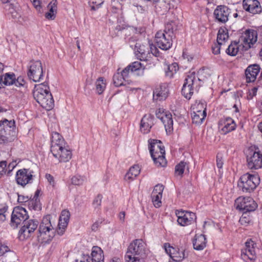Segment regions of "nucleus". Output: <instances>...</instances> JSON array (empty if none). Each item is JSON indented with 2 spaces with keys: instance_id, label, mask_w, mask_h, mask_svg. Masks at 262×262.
Returning a JSON list of instances; mask_svg holds the SVG:
<instances>
[{
  "instance_id": "f257e3e1",
  "label": "nucleus",
  "mask_w": 262,
  "mask_h": 262,
  "mask_svg": "<svg viewBox=\"0 0 262 262\" xmlns=\"http://www.w3.org/2000/svg\"><path fill=\"white\" fill-rule=\"evenodd\" d=\"M178 23L174 21H170L165 24L164 30L158 31L155 35V41L157 46L162 50L169 49L176 37V33L179 29Z\"/></svg>"
},
{
  "instance_id": "f03ea898",
  "label": "nucleus",
  "mask_w": 262,
  "mask_h": 262,
  "mask_svg": "<svg viewBox=\"0 0 262 262\" xmlns=\"http://www.w3.org/2000/svg\"><path fill=\"white\" fill-rule=\"evenodd\" d=\"M149 250L141 239L134 240L129 245L125 256L126 262H144Z\"/></svg>"
},
{
  "instance_id": "7ed1b4c3",
  "label": "nucleus",
  "mask_w": 262,
  "mask_h": 262,
  "mask_svg": "<svg viewBox=\"0 0 262 262\" xmlns=\"http://www.w3.org/2000/svg\"><path fill=\"white\" fill-rule=\"evenodd\" d=\"M33 95L36 101L45 109L51 110L54 107V101L48 82L35 84Z\"/></svg>"
},
{
  "instance_id": "20e7f679",
  "label": "nucleus",
  "mask_w": 262,
  "mask_h": 262,
  "mask_svg": "<svg viewBox=\"0 0 262 262\" xmlns=\"http://www.w3.org/2000/svg\"><path fill=\"white\" fill-rule=\"evenodd\" d=\"M148 143L149 152L155 164L157 166H166L165 150L162 142L159 140L150 139L148 140Z\"/></svg>"
},
{
  "instance_id": "39448f33",
  "label": "nucleus",
  "mask_w": 262,
  "mask_h": 262,
  "mask_svg": "<svg viewBox=\"0 0 262 262\" xmlns=\"http://www.w3.org/2000/svg\"><path fill=\"white\" fill-rule=\"evenodd\" d=\"M37 238L41 243L50 242L54 236L55 230L52 226L50 216L47 215L43 217L39 226Z\"/></svg>"
},
{
  "instance_id": "423d86ee",
  "label": "nucleus",
  "mask_w": 262,
  "mask_h": 262,
  "mask_svg": "<svg viewBox=\"0 0 262 262\" xmlns=\"http://www.w3.org/2000/svg\"><path fill=\"white\" fill-rule=\"evenodd\" d=\"M260 179L257 175L246 173L242 176L238 182V187L245 192H251L259 184Z\"/></svg>"
},
{
  "instance_id": "0eeeda50",
  "label": "nucleus",
  "mask_w": 262,
  "mask_h": 262,
  "mask_svg": "<svg viewBox=\"0 0 262 262\" xmlns=\"http://www.w3.org/2000/svg\"><path fill=\"white\" fill-rule=\"evenodd\" d=\"M0 82L5 85H14L21 90L26 91L28 88V83L24 76H19L16 77L13 73H7L1 76Z\"/></svg>"
},
{
  "instance_id": "6e6552de",
  "label": "nucleus",
  "mask_w": 262,
  "mask_h": 262,
  "mask_svg": "<svg viewBox=\"0 0 262 262\" xmlns=\"http://www.w3.org/2000/svg\"><path fill=\"white\" fill-rule=\"evenodd\" d=\"M247 166L250 169H258L262 167V153L258 148L251 147L246 151Z\"/></svg>"
},
{
  "instance_id": "1a4fd4ad",
  "label": "nucleus",
  "mask_w": 262,
  "mask_h": 262,
  "mask_svg": "<svg viewBox=\"0 0 262 262\" xmlns=\"http://www.w3.org/2000/svg\"><path fill=\"white\" fill-rule=\"evenodd\" d=\"M27 68V76L30 80L37 82L43 79V71L40 60H31Z\"/></svg>"
},
{
  "instance_id": "9d476101",
  "label": "nucleus",
  "mask_w": 262,
  "mask_h": 262,
  "mask_svg": "<svg viewBox=\"0 0 262 262\" xmlns=\"http://www.w3.org/2000/svg\"><path fill=\"white\" fill-rule=\"evenodd\" d=\"M257 31L254 29H246L242 33L240 40L243 43L244 50L247 51L253 47L257 41Z\"/></svg>"
},
{
  "instance_id": "9b49d317",
  "label": "nucleus",
  "mask_w": 262,
  "mask_h": 262,
  "mask_svg": "<svg viewBox=\"0 0 262 262\" xmlns=\"http://www.w3.org/2000/svg\"><path fill=\"white\" fill-rule=\"evenodd\" d=\"M235 203L236 209L243 211L244 214L254 211L257 207V203L251 197H239L236 200Z\"/></svg>"
},
{
  "instance_id": "f8f14e48",
  "label": "nucleus",
  "mask_w": 262,
  "mask_h": 262,
  "mask_svg": "<svg viewBox=\"0 0 262 262\" xmlns=\"http://www.w3.org/2000/svg\"><path fill=\"white\" fill-rule=\"evenodd\" d=\"M53 156L57 159L59 162H67L72 158V152L70 148L64 144L55 146L51 149Z\"/></svg>"
},
{
  "instance_id": "ddd939ff",
  "label": "nucleus",
  "mask_w": 262,
  "mask_h": 262,
  "mask_svg": "<svg viewBox=\"0 0 262 262\" xmlns=\"http://www.w3.org/2000/svg\"><path fill=\"white\" fill-rule=\"evenodd\" d=\"M38 225V222L37 220H26L24 222L23 227L19 230L18 233L19 239L21 241H24L31 236L32 234L37 229Z\"/></svg>"
},
{
  "instance_id": "4468645a",
  "label": "nucleus",
  "mask_w": 262,
  "mask_h": 262,
  "mask_svg": "<svg viewBox=\"0 0 262 262\" xmlns=\"http://www.w3.org/2000/svg\"><path fill=\"white\" fill-rule=\"evenodd\" d=\"M178 217L177 222L181 226H188L195 224L196 216L195 213L185 210H177L176 212Z\"/></svg>"
},
{
  "instance_id": "2eb2a0df",
  "label": "nucleus",
  "mask_w": 262,
  "mask_h": 262,
  "mask_svg": "<svg viewBox=\"0 0 262 262\" xmlns=\"http://www.w3.org/2000/svg\"><path fill=\"white\" fill-rule=\"evenodd\" d=\"M26 209L23 207L14 208L11 219V225L14 227H17L18 225L23 223L28 219Z\"/></svg>"
},
{
  "instance_id": "dca6fc26",
  "label": "nucleus",
  "mask_w": 262,
  "mask_h": 262,
  "mask_svg": "<svg viewBox=\"0 0 262 262\" xmlns=\"http://www.w3.org/2000/svg\"><path fill=\"white\" fill-rule=\"evenodd\" d=\"M156 115L163 123L166 132L170 133L173 130V120L171 114L163 108H159L156 111Z\"/></svg>"
},
{
  "instance_id": "f3484780",
  "label": "nucleus",
  "mask_w": 262,
  "mask_h": 262,
  "mask_svg": "<svg viewBox=\"0 0 262 262\" xmlns=\"http://www.w3.org/2000/svg\"><path fill=\"white\" fill-rule=\"evenodd\" d=\"M33 171L29 169L23 168L18 170L15 175V180L17 184L25 187L27 184L32 183Z\"/></svg>"
},
{
  "instance_id": "a211bd4d",
  "label": "nucleus",
  "mask_w": 262,
  "mask_h": 262,
  "mask_svg": "<svg viewBox=\"0 0 262 262\" xmlns=\"http://www.w3.org/2000/svg\"><path fill=\"white\" fill-rule=\"evenodd\" d=\"M231 9L225 5L217 6L213 12V15L216 22L225 24L229 20Z\"/></svg>"
},
{
  "instance_id": "6ab92c4d",
  "label": "nucleus",
  "mask_w": 262,
  "mask_h": 262,
  "mask_svg": "<svg viewBox=\"0 0 262 262\" xmlns=\"http://www.w3.org/2000/svg\"><path fill=\"white\" fill-rule=\"evenodd\" d=\"M196 83V81L193 74H191L186 78L182 89V94L186 99H190L193 93V88Z\"/></svg>"
},
{
  "instance_id": "aec40b11",
  "label": "nucleus",
  "mask_w": 262,
  "mask_h": 262,
  "mask_svg": "<svg viewBox=\"0 0 262 262\" xmlns=\"http://www.w3.org/2000/svg\"><path fill=\"white\" fill-rule=\"evenodd\" d=\"M243 6L246 11L252 14H260L262 12L261 6L257 0H244Z\"/></svg>"
},
{
  "instance_id": "412c9836",
  "label": "nucleus",
  "mask_w": 262,
  "mask_h": 262,
  "mask_svg": "<svg viewBox=\"0 0 262 262\" xmlns=\"http://www.w3.org/2000/svg\"><path fill=\"white\" fill-rule=\"evenodd\" d=\"M260 71V67L259 64L255 63L249 65L245 72L246 82L250 83L255 81Z\"/></svg>"
},
{
  "instance_id": "4be33fe9",
  "label": "nucleus",
  "mask_w": 262,
  "mask_h": 262,
  "mask_svg": "<svg viewBox=\"0 0 262 262\" xmlns=\"http://www.w3.org/2000/svg\"><path fill=\"white\" fill-rule=\"evenodd\" d=\"M154 116L151 114H145L140 122V131L144 134L148 133L154 125Z\"/></svg>"
},
{
  "instance_id": "5701e85b",
  "label": "nucleus",
  "mask_w": 262,
  "mask_h": 262,
  "mask_svg": "<svg viewBox=\"0 0 262 262\" xmlns=\"http://www.w3.org/2000/svg\"><path fill=\"white\" fill-rule=\"evenodd\" d=\"M70 217V213L67 210L62 211L59 219L58 234L61 235L64 233V230L67 227Z\"/></svg>"
},
{
  "instance_id": "b1692460",
  "label": "nucleus",
  "mask_w": 262,
  "mask_h": 262,
  "mask_svg": "<svg viewBox=\"0 0 262 262\" xmlns=\"http://www.w3.org/2000/svg\"><path fill=\"white\" fill-rule=\"evenodd\" d=\"M168 90L165 83L160 85L153 92V99L164 100L168 96Z\"/></svg>"
},
{
  "instance_id": "393cba45",
  "label": "nucleus",
  "mask_w": 262,
  "mask_h": 262,
  "mask_svg": "<svg viewBox=\"0 0 262 262\" xmlns=\"http://www.w3.org/2000/svg\"><path fill=\"white\" fill-rule=\"evenodd\" d=\"M241 256L244 260H255L256 258L255 251L253 247H251L250 242L245 243V248L242 250Z\"/></svg>"
},
{
  "instance_id": "a878e982",
  "label": "nucleus",
  "mask_w": 262,
  "mask_h": 262,
  "mask_svg": "<svg viewBox=\"0 0 262 262\" xmlns=\"http://www.w3.org/2000/svg\"><path fill=\"white\" fill-rule=\"evenodd\" d=\"M136 43V55L140 60L146 61L147 60L148 58L150 56V53L149 52V47L148 46H144L143 45H138Z\"/></svg>"
},
{
  "instance_id": "bb28decb",
  "label": "nucleus",
  "mask_w": 262,
  "mask_h": 262,
  "mask_svg": "<svg viewBox=\"0 0 262 262\" xmlns=\"http://www.w3.org/2000/svg\"><path fill=\"white\" fill-rule=\"evenodd\" d=\"M220 124L223 125L222 130L224 134H226L236 128V124L234 121L230 117H226L220 121Z\"/></svg>"
},
{
  "instance_id": "cd10ccee",
  "label": "nucleus",
  "mask_w": 262,
  "mask_h": 262,
  "mask_svg": "<svg viewBox=\"0 0 262 262\" xmlns=\"http://www.w3.org/2000/svg\"><path fill=\"white\" fill-rule=\"evenodd\" d=\"M12 246L7 242H0V256H7L8 254L12 260L15 259L16 257V253L11 249Z\"/></svg>"
},
{
  "instance_id": "c85d7f7f",
  "label": "nucleus",
  "mask_w": 262,
  "mask_h": 262,
  "mask_svg": "<svg viewBox=\"0 0 262 262\" xmlns=\"http://www.w3.org/2000/svg\"><path fill=\"white\" fill-rule=\"evenodd\" d=\"M206 246V238L203 234L196 235L193 241V246L196 250H202Z\"/></svg>"
},
{
  "instance_id": "c756f323",
  "label": "nucleus",
  "mask_w": 262,
  "mask_h": 262,
  "mask_svg": "<svg viewBox=\"0 0 262 262\" xmlns=\"http://www.w3.org/2000/svg\"><path fill=\"white\" fill-rule=\"evenodd\" d=\"M92 262H104V255L102 250L98 246H94L92 248Z\"/></svg>"
},
{
  "instance_id": "7c9ffc66",
  "label": "nucleus",
  "mask_w": 262,
  "mask_h": 262,
  "mask_svg": "<svg viewBox=\"0 0 262 262\" xmlns=\"http://www.w3.org/2000/svg\"><path fill=\"white\" fill-rule=\"evenodd\" d=\"M127 77L128 75L127 74L125 75L124 74L123 70L121 73L117 72L114 75L113 83L114 85L117 87L125 85L124 82L125 81V79Z\"/></svg>"
},
{
  "instance_id": "2f4dec72",
  "label": "nucleus",
  "mask_w": 262,
  "mask_h": 262,
  "mask_svg": "<svg viewBox=\"0 0 262 262\" xmlns=\"http://www.w3.org/2000/svg\"><path fill=\"white\" fill-rule=\"evenodd\" d=\"M0 127L1 129L7 131V133H13V130L15 127L14 120L9 121L7 119H4L0 121Z\"/></svg>"
},
{
  "instance_id": "473e14b6",
  "label": "nucleus",
  "mask_w": 262,
  "mask_h": 262,
  "mask_svg": "<svg viewBox=\"0 0 262 262\" xmlns=\"http://www.w3.org/2000/svg\"><path fill=\"white\" fill-rule=\"evenodd\" d=\"M64 144V141L61 135L57 132L52 134L51 149L55 146H59Z\"/></svg>"
},
{
  "instance_id": "72a5a7b5",
  "label": "nucleus",
  "mask_w": 262,
  "mask_h": 262,
  "mask_svg": "<svg viewBox=\"0 0 262 262\" xmlns=\"http://www.w3.org/2000/svg\"><path fill=\"white\" fill-rule=\"evenodd\" d=\"M141 68L142 64L141 62L139 61H135L126 67L123 70V73L125 75L127 74V75L128 76L130 73H133L135 72L139 71L141 70Z\"/></svg>"
},
{
  "instance_id": "f704fd0d",
  "label": "nucleus",
  "mask_w": 262,
  "mask_h": 262,
  "mask_svg": "<svg viewBox=\"0 0 262 262\" xmlns=\"http://www.w3.org/2000/svg\"><path fill=\"white\" fill-rule=\"evenodd\" d=\"M192 116V122L195 124H201L206 117V111H193Z\"/></svg>"
},
{
  "instance_id": "c9c22d12",
  "label": "nucleus",
  "mask_w": 262,
  "mask_h": 262,
  "mask_svg": "<svg viewBox=\"0 0 262 262\" xmlns=\"http://www.w3.org/2000/svg\"><path fill=\"white\" fill-rule=\"evenodd\" d=\"M140 169L138 165H134L130 168L128 171L125 176L126 180H133L139 173Z\"/></svg>"
},
{
  "instance_id": "e433bc0d",
  "label": "nucleus",
  "mask_w": 262,
  "mask_h": 262,
  "mask_svg": "<svg viewBox=\"0 0 262 262\" xmlns=\"http://www.w3.org/2000/svg\"><path fill=\"white\" fill-rule=\"evenodd\" d=\"M11 136L10 133H7L6 130L4 129L0 130V144H6L12 142L14 139Z\"/></svg>"
},
{
  "instance_id": "4c0bfd02",
  "label": "nucleus",
  "mask_w": 262,
  "mask_h": 262,
  "mask_svg": "<svg viewBox=\"0 0 262 262\" xmlns=\"http://www.w3.org/2000/svg\"><path fill=\"white\" fill-rule=\"evenodd\" d=\"M188 253L186 254L185 250L183 248H181L180 250V249L178 250L176 249V251L172 252L171 259L176 261H180L182 260L185 257H187Z\"/></svg>"
},
{
  "instance_id": "58836bf2",
  "label": "nucleus",
  "mask_w": 262,
  "mask_h": 262,
  "mask_svg": "<svg viewBox=\"0 0 262 262\" xmlns=\"http://www.w3.org/2000/svg\"><path fill=\"white\" fill-rule=\"evenodd\" d=\"M96 92L98 94H102L106 87V83L103 77L98 78L95 82Z\"/></svg>"
},
{
  "instance_id": "ea45409f",
  "label": "nucleus",
  "mask_w": 262,
  "mask_h": 262,
  "mask_svg": "<svg viewBox=\"0 0 262 262\" xmlns=\"http://www.w3.org/2000/svg\"><path fill=\"white\" fill-rule=\"evenodd\" d=\"M56 1H52L49 5L50 7L49 12L46 13V17L49 19L53 20L55 18L54 12L56 11L57 6Z\"/></svg>"
},
{
  "instance_id": "a19ab883",
  "label": "nucleus",
  "mask_w": 262,
  "mask_h": 262,
  "mask_svg": "<svg viewBox=\"0 0 262 262\" xmlns=\"http://www.w3.org/2000/svg\"><path fill=\"white\" fill-rule=\"evenodd\" d=\"M238 51V45L237 42H231L230 45L228 46V48L226 50V53L231 56H235Z\"/></svg>"
},
{
  "instance_id": "79ce46f5",
  "label": "nucleus",
  "mask_w": 262,
  "mask_h": 262,
  "mask_svg": "<svg viewBox=\"0 0 262 262\" xmlns=\"http://www.w3.org/2000/svg\"><path fill=\"white\" fill-rule=\"evenodd\" d=\"M178 70V64L176 62H174L168 66L167 69L165 71V74L166 76L169 77L170 78L172 77L173 75L176 73Z\"/></svg>"
},
{
  "instance_id": "37998d69",
  "label": "nucleus",
  "mask_w": 262,
  "mask_h": 262,
  "mask_svg": "<svg viewBox=\"0 0 262 262\" xmlns=\"http://www.w3.org/2000/svg\"><path fill=\"white\" fill-rule=\"evenodd\" d=\"M28 208L30 210H40L41 204L39 199H30L28 203Z\"/></svg>"
},
{
  "instance_id": "c03bdc74",
  "label": "nucleus",
  "mask_w": 262,
  "mask_h": 262,
  "mask_svg": "<svg viewBox=\"0 0 262 262\" xmlns=\"http://www.w3.org/2000/svg\"><path fill=\"white\" fill-rule=\"evenodd\" d=\"M229 37L228 33L227 31H225L223 29H220L218 32L217 36V42L221 43L222 45H224V42L228 39Z\"/></svg>"
},
{
  "instance_id": "a18cd8bd",
  "label": "nucleus",
  "mask_w": 262,
  "mask_h": 262,
  "mask_svg": "<svg viewBox=\"0 0 262 262\" xmlns=\"http://www.w3.org/2000/svg\"><path fill=\"white\" fill-rule=\"evenodd\" d=\"M186 165V163L183 161H181L180 163L178 164L175 167V175L182 177L184 173Z\"/></svg>"
},
{
  "instance_id": "49530a36",
  "label": "nucleus",
  "mask_w": 262,
  "mask_h": 262,
  "mask_svg": "<svg viewBox=\"0 0 262 262\" xmlns=\"http://www.w3.org/2000/svg\"><path fill=\"white\" fill-rule=\"evenodd\" d=\"M85 180V178L80 176H75L71 179V183L73 185H82Z\"/></svg>"
},
{
  "instance_id": "de8ad7c7",
  "label": "nucleus",
  "mask_w": 262,
  "mask_h": 262,
  "mask_svg": "<svg viewBox=\"0 0 262 262\" xmlns=\"http://www.w3.org/2000/svg\"><path fill=\"white\" fill-rule=\"evenodd\" d=\"M162 194H155L154 195L151 193V197L152 198V201L154 203V206L156 207H159L161 204V199L162 198Z\"/></svg>"
},
{
  "instance_id": "09e8293b",
  "label": "nucleus",
  "mask_w": 262,
  "mask_h": 262,
  "mask_svg": "<svg viewBox=\"0 0 262 262\" xmlns=\"http://www.w3.org/2000/svg\"><path fill=\"white\" fill-rule=\"evenodd\" d=\"M164 189L163 186L162 185L158 184L156 185L151 193L154 195L155 194H162V192Z\"/></svg>"
},
{
  "instance_id": "8fccbe9b",
  "label": "nucleus",
  "mask_w": 262,
  "mask_h": 262,
  "mask_svg": "<svg viewBox=\"0 0 262 262\" xmlns=\"http://www.w3.org/2000/svg\"><path fill=\"white\" fill-rule=\"evenodd\" d=\"M223 45L221 43L217 42V43L214 44L212 47V53L215 55H217L220 53V50L221 49V46Z\"/></svg>"
},
{
  "instance_id": "3c124183",
  "label": "nucleus",
  "mask_w": 262,
  "mask_h": 262,
  "mask_svg": "<svg viewBox=\"0 0 262 262\" xmlns=\"http://www.w3.org/2000/svg\"><path fill=\"white\" fill-rule=\"evenodd\" d=\"M102 196L101 194H98L94 200L93 205L95 208L100 206Z\"/></svg>"
},
{
  "instance_id": "603ef678",
  "label": "nucleus",
  "mask_w": 262,
  "mask_h": 262,
  "mask_svg": "<svg viewBox=\"0 0 262 262\" xmlns=\"http://www.w3.org/2000/svg\"><path fill=\"white\" fill-rule=\"evenodd\" d=\"M216 166L218 168L221 169L223 167L224 162L223 161L222 156L219 154L216 155Z\"/></svg>"
},
{
  "instance_id": "864d4df0",
  "label": "nucleus",
  "mask_w": 262,
  "mask_h": 262,
  "mask_svg": "<svg viewBox=\"0 0 262 262\" xmlns=\"http://www.w3.org/2000/svg\"><path fill=\"white\" fill-rule=\"evenodd\" d=\"M17 196H18L17 201L19 203H26L27 202L29 203V201L30 200V199L28 196H25V195H20V194H19L18 193H17Z\"/></svg>"
},
{
  "instance_id": "5fc2aeb1",
  "label": "nucleus",
  "mask_w": 262,
  "mask_h": 262,
  "mask_svg": "<svg viewBox=\"0 0 262 262\" xmlns=\"http://www.w3.org/2000/svg\"><path fill=\"white\" fill-rule=\"evenodd\" d=\"M164 247L166 252L170 256V258H171L172 252L176 251V249L170 246L169 245L167 247V244H165Z\"/></svg>"
},
{
  "instance_id": "6e6d98bb",
  "label": "nucleus",
  "mask_w": 262,
  "mask_h": 262,
  "mask_svg": "<svg viewBox=\"0 0 262 262\" xmlns=\"http://www.w3.org/2000/svg\"><path fill=\"white\" fill-rule=\"evenodd\" d=\"M198 110V111H206V106L205 105H204V103H198V104H196L195 105V106H194L193 107V111H196Z\"/></svg>"
},
{
  "instance_id": "4d7b16f0",
  "label": "nucleus",
  "mask_w": 262,
  "mask_h": 262,
  "mask_svg": "<svg viewBox=\"0 0 262 262\" xmlns=\"http://www.w3.org/2000/svg\"><path fill=\"white\" fill-rule=\"evenodd\" d=\"M74 262H91V258L88 255L83 254L80 259H76Z\"/></svg>"
},
{
  "instance_id": "13d9d810",
  "label": "nucleus",
  "mask_w": 262,
  "mask_h": 262,
  "mask_svg": "<svg viewBox=\"0 0 262 262\" xmlns=\"http://www.w3.org/2000/svg\"><path fill=\"white\" fill-rule=\"evenodd\" d=\"M151 52V53L155 56H158L159 55V51L158 49L154 46H151L149 48V52Z\"/></svg>"
},
{
  "instance_id": "bf43d9fd",
  "label": "nucleus",
  "mask_w": 262,
  "mask_h": 262,
  "mask_svg": "<svg viewBox=\"0 0 262 262\" xmlns=\"http://www.w3.org/2000/svg\"><path fill=\"white\" fill-rule=\"evenodd\" d=\"M257 89L258 88L256 86L253 88L251 91L249 92V94L247 96L248 99H252L253 96H255L256 95Z\"/></svg>"
},
{
  "instance_id": "052dcab7",
  "label": "nucleus",
  "mask_w": 262,
  "mask_h": 262,
  "mask_svg": "<svg viewBox=\"0 0 262 262\" xmlns=\"http://www.w3.org/2000/svg\"><path fill=\"white\" fill-rule=\"evenodd\" d=\"M45 177L50 184L52 185V186L54 185V179L51 174L47 173L45 176Z\"/></svg>"
},
{
  "instance_id": "680f3d73",
  "label": "nucleus",
  "mask_w": 262,
  "mask_h": 262,
  "mask_svg": "<svg viewBox=\"0 0 262 262\" xmlns=\"http://www.w3.org/2000/svg\"><path fill=\"white\" fill-rule=\"evenodd\" d=\"M245 214L243 213L242 217L239 219V222L241 224L244 225L247 223H249L250 222V219L247 217V216L244 215Z\"/></svg>"
},
{
  "instance_id": "e2e57ef3",
  "label": "nucleus",
  "mask_w": 262,
  "mask_h": 262,
  "mask_svg": "<svg viewBox=\"0 0 262 262\" xmlns=\"http://www.w3.org/2000/svg\"><path fill=\"white\" fill-rule=\"evenodd\" d=\"M32 2V4L34 7L37 10H40L41 7H40V1L39 0H31Z\"/></svg>"
},
{
  "instance_id": "0e129e2a",
  "label": "nucleus",
  "mask_w": 262,
  "mask_h": 262,
  "mask_svg": "<svg viewBox=\"0 0 262 262\" xmlns=\"http://www.w3.org/2000/svg\"><path fill=\"white\" fill-rule=\"evenodd\" d=\"M91 1L92 3L94 4L97 7L101 6L103 3V0H91Z\"/></svg>"
},
{
  "instance_id": "69168bd1",
  "label": "nucleus",
  "mask_w": 262,
  "mask_h": 262,
  "mask_svg": "<svg viewBox=\"0 0 262 262\" xmlns=\"http://www.w3.org/2000/svg\"><path fill=\"white\" fill-rule=\"evenodd\" d=\"M7 166V162L5 161H3L0 162V170L1 172L4 171V170Z\"/></svg>"
},
{
  "instance_id": "338daca9",
  "label": "nucleus",
  "mask_w": 262,
  "mask_h": 262,
  "mask_svg": "<svg viewBox=\"0 0 262 262\" xmlns=\"http://www.w3.org/2000/svg\"><path fill=\"white\" fill-rule=\"evenodd\" d=\"M7 210V207L3 206L2 205H0V213H6Z\"/></svg>"
},
{
  "instance_id": "774afa93",
  "label": "nucleus",
  "mask_w": 262,
  "mask_h": 262,
  "mask_svg": "<svg viewBox=\"0 0 262 262\" xmlns=\"http://www.w3.org/2000/svg\"><path fill=\"white\" fill-rule=\"evenodd\" d=\"M125 212H120V214H119L120 220L122 221H124V219H125Z\"/></svg>"
}]
</instances>
